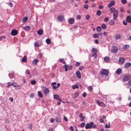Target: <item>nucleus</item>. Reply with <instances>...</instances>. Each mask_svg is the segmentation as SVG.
<instances>
[{
    "label": "nucleus",
    "instance_id": "nucleus-1",
    "mask_svg": "<svg viewBox=\"0 0 131 131\" xmlns=\"http://www.w3.org/2000/svg\"><path fill=\"white\" fill-rule=\"evenodd\" d=\"M85 128L86 129H90L91 128H95L96 126L95 124H94V123L92 122H91L90 123H88L85 125Z\"/></svg>",
    "mask_w": 131,
    "mask_h": 131
},
{
    "label": "nucleus",
    "instance_id": "nucleus-2",
    "mask_svg": "<svg viewBox=\"0 0 131 131\" xmlns=\"http://www.w3.org/2000/svg\"><path fill=\"white\" fill-rule=\"evenodd\" d=\"M96 102L98 105L100 106L105 107L106 105L103 102L100 101L99 100H96Z\"/></svg>",
    "mask_w": 131,
    "mask_h": 131
},
{
    "label": "nucleus",
    "instance_id": "nucleus-3",
    "mask_svg": "<svg viewBox=\"0 0 131 131\" xmlns=\"http://www.w3.org/2000/svg\"><path fill=\"white\" fill-rule=\"evenodd\" d=\"M65 68V71H67L68 69L71 70L72 69V65L69 66L67 64H66L63 66Z\"/></svg>",
    "mask_w": 131,
    "mask_h": 131
},
{
    "label": "nucleus",
    "instance_id": "nucleus-4",
    "mask_svg": "<svg viewBox=\"0 0 131 131\" xmlns=\"http://www.w3.org/2000/svg\"><path fill=\"white\" fill-rule=\"evenodd\" d=\"M100 73L102 75H108V72L107 70L103 69L101 71Z\"/></svg>",
    "mask_w": 131,
    "mask_h": 131
},
{
    "label": "nucleus",
    "instance_id": "nucleus-5",
    "mask_svg": "<svg viewBox=\"0 0 131 131\" xmlns=\"http://www.w3.org/2000/svg\"><path fill=\"white\" fill-rule=\"evenodd\" d=\"M130 77L129 75H125L123 77V80L124 81H127L130 79Z\"/></svg>",
    "mask_w": 131,
    "mask_h": 131
},
{
    "label": "nucleus",
    "instance_id": "nucleus-6",
    "mask_svg": "<svg viewBox=\"0 0 131 131\" xmlns=\"http://www.w3.org/2000/svg\"><path fill=\"white\" fill-rule=\"evenodd\" d=\"M118 10H117L116 11L115 13H114L113 15V20H116V18L118 17Z\"/></svg>",
    "mask_w": 131,
    "mask_h": 131
},
{
    "label": "nucleus",
    "instance_id": "nucleus-7",
    "mask_svg": "<svg viewBox=\"0 0 131 131\" xmlns=\"http://www.w3.org/2000/svg\"><path fill=\"white\" fill-rule=\"evenodd\" d=\"M18 31L15 29L12 30L11 32V34L12 35L14 36L18 34Z\"/></svg>",
    "mask_w": 131,
    "mask_h": 131
},
{
    "label": "nucleus",
    "instance_id": "nucleus-8",
    "mask_svg": "<svg viewBox=\"0 0 131 131\" xmlns=\"http://www.w3.org/2000/svg\"><path fill=\"white\" fill-rule=\"evenodd\" d=\"M111 50L114 53H117L118 51L117 47L115 46H112V47Z\"/></svg>",
    "mask_w": 131,
    "mask_h": 131
},
{
    "label": "nucleus",
    "instance_id": "nucleus-9",
    "mask_svg": "<svg viewBox=\"0 0 131 131\" xmlns=\"http://www.w3.org/2000/svg\"><path fill=\"white\" fill-rule=\"evenodd\" d=\"M115 4V2L114 0H112L111 1L110 3L108 4V7L109 8H110L112 6H113Z\"/></svg>",
    "mask_w": 131,
    "mask_h": 131
},
{
    "label": "nucleus",
    "instance_id": "nucleus-10",
    "mask_svg": "<svg viewBox=\"0 0 131 131\" xmlns=\"http://www.w3.org/2000/svg\"><path fill=\"white\" fill-rule=\"evenodd\" d=\"M125 59L124 58L121 57L119 59V62L120 63L122 64L124 62Z\"/></svg>",
    "mask_w": 131,
    "mask_h": 131
},
{
    "label": "nucleus",
    "instance_id": "nucleus-11",
    "mask_svg": "<svg viewBox=\"0 0 131 131\" xmlns=\"http://www.w3.org/2000/svg\"><path fill=\"white\" fill-rule=\"evenodd\" d=\"M54 98L55 99L58 100L59 102H61L62 101V100L60 97L57 95H54Z\"/></svg>",
    "mask_w": 131,
    "mask_h": 131
},
{
    "label": "nucleus",
    "instance_id": "nucleus-12",
    "mask_svg": "<svg viewBox=\"0 0 131 131\" xmlns=\"http://www.w3.org/2000/svg\"><path fill=\"white\" fill-rule=\"evenodd\" d=\"M74 18H69L68 20L69 23L71 24H73L74 22Z\"/></svg>",
    "mask_w": 131,
    "mask_h": 131
},
{
    "label": "nucleus",
    "instance_id": "nucleus-13",
    "mask_svg": "<svg viewBox=\"0 0 131 131\" xmlns=\"http://www.w3.org/2000/svg\"><path fill=\"white\" fill-rule=\"evenodd\" d=\"M49 90L47 88H45L44 90V93L46 95H47L49 93Z\"/></svg>",
    "mask_w": 131,
    "mask_h": 131
},
{
    "label": "nucleus",
    "instance_id": "nucleus-14",
    "mask_svg": "<svg viewBox=\"0 0 131 131\" xmlns=\"http://www.w3.org/2000/svg\"><path fill=\"white\" fill-rule=\"evenodd\" d=\"M37 33L39 35H42L43 33V30L41 29H40L37 31Z\"/></svg>",
    "mask_w": 131,
    "mask_h": 131
},
{
    "label": "nucleus",
    "instance_id": "nucleus-15",
    "mask_svg": "<svg viewBox=\"0 0 131 131\" xmlns=\"http://www.w3.org/2000/svg\"><path fill=\"white\" fill-rule=\"evenodd\" d=\"M64 17L61 15H60L58 16L57 19L60 21H62L63 20Z\"/></svg>",
    "mask_w": 131,
    "mask_h": 131
},
{
    "label": "nucleus",
    "instance_id": "nucleus-16",
    "mask_svg": "<svg viewBox=\"0 0 131 131\" xmlns=\"http://www.w3.org/2000/svg\"><path fill=\"white\" fill-rule=\"evenodd\" d=\"M76 74L77 75V77L79 79H80L81 78V73L80 72L78 71L76 73Z\"/></svg>",
    "mask_w": 131,
    "mask_h": 131
},
{
    "label": "nucleus",
    "instance_id": "nucleus-17",
    "mask_svg": "<svg viewBox=\"0 0 131 131\" xmlns=\"http://www.w3.org/2000/svg\"><path fill=\"white\" fill-rule=\"evenodd\" d=\"M127 21L129 23H131V17L129 16H127L126 17Z\"/></svg>",
    "mask_w": 131,
    "mask_h": 131
},
{
    "label": "nucleus",
    "instance_id": "nucleus-18",
    "mask_svg": "<svg viewBox=\"0 0 131 131\" xmlns=\"http://www.w3.org/2000/svg\"><path fill=\"white\" fill-rule=\"evenodd\" d=\"M116 10L114 7H112L110 9V11L111 13H115Z\"/></svg>",
    "mask_w": 131,
    "mask_h": 131
},
{
    "label": "nucleus",
    "instance_id": "nucleus-19",
    "mask_svg": "<svg viewBox=\"0 0 131 131\" xmlns=\"http://www.w3.org/2000/svg\"><path fill=\"white\" fill-rule=\"evenodd\" d=\"M79 92L75 93L73 95V97L74 99L77 98L79 95Z\"/></svg>",
    "mask_w": 131,
    "mask_h": 131
},
{
    "label": "nucleus",
    "instance_id": "nucleus-20",
    "mask_svg": "<svg viewBox=\"0 0 131 131\" xmlns=\"http://www.w3.org/2000/svg\"><path fill=\"white\" fill-rule=\"evenodd\" d=\"M122 71L121 69L119 68L116 71V72L117 74H119L121 73Z\"/></svg>",
    "mask_w": 131,
    "mask_h": 131
},
{
    "label": "nucleus",
    "instance_id": "nucleus-21",
    "mask_svg": "<svg viewBox=\"0 0 131 131\" xmlns=\"http://www.w3.org/2000/svg\"><path fill=\"white\" fill-rule=\"evenodd\" d=\"M28 18L27 17H25L23 18L22 19V21L23 22H26V21L28 20Z\"/></svg>",
    "mask_w": 131,
    "mask_h": 131
},
{
    "label": "nucleus",
    "instance_id": "nucleus-22",
    "mask_svg": "<svg viewBox=\"0 0 131 131\" xmlns=\"http://www.w3.org/2000/svg\"><path fill=\"white\" fill-rule=\"evenodd\" d=\"M131 65V63L129 62L126 63L125 65V67L126 68H127Z\"/></svg>",
    "mask_w": 131,
    "mask_h": 131
},
{
    "label": "nucleus",
    "instance_id": "nucleus-23",
    "mask_svg": "<svg viewBox=\"0 0 131 131\" xmlns=\"http://www.w3.org/2000/svg\"><path fill=\"white\" fill-rule=\"evenodd\" d=\"M27 57L26 56H25L22 59V61L23 62H26L27 61Z\"/></svg>",
    "mask_w": 131,
    "mask_h": 131
},
{
    "label": "nucleus",
    "instance_id": "nucleus-24",
    "mask_svg": "<svg viewBox=\"0 0 131 131\" xmlns=\"http://www.w3.org/2000/svg\"><path fill=\"white\" fill-rule=\"evenodd\" d=\"M104 60L105 61L107 62H108L110 61V58L108 57H104Z\"/></svg>",
    "mask_w": 131,
    "mask_h": 131
},
{
    "label": "nucleus",
    "instance_id": "nucleus-25",
    "mask_svg": "<svg viewBox=\"0 0 131 131\" xmlns=\"http://www.w3.org/2000/svg\"><path fill=\"white\" fill-rule=\"evenodd\" d=\"M39 60L37 59H35L33 61L32 63L33 64H37V63L38 62Z\"/></svg>",
    "mask_w": 131,
    "mask_h": 131
},
{
    "label": "nucleus",
    "instance_id": "nucleus-26",
    "mask_svg": "<svg viewBox=\"0 0 131 131\" xmlns=\"http://www.w3.org/2000/svg\"><path fill=\"white\" fill-rule=\"evenodd\" d=\"M129 45H125V46H123V48L124 49H126L129 48Z\"/></svg>",
    "mask_w": 131,
    "mask_h": 131
},
{
    "label": "nucleus",
    "instance_id": "nucleus-27",
    "mask_svg": "<svg viewBox=\"0 0 131 131\" xmlns=\"http://www.w3.org/2000/svg\"><path fill=\"white\" fill-rule=\"evenodd\" d=\"M109 24L111 25H113L115 24V22L113 20H111L110 21Z\"/></svg>",
    "mask_w": 131,
    "mask_h": 131
},
{
    "label": "nucleus",
    "instance_id": "nucleus-28",
    "mask_svg": "<svg viewBox=\"0 0 131 131\" xmlns=\"http://www.w3.org/2000/svg\"><path fill=\"white\" fill-rule=\"evenodd\" d=\"M23 28L24 30H29L30 29V27L28 26H26L25 27Z\"/></svg>",
    "mask_w": 131,
    "mask_h": 131
},
{
    "label": "nucleus",
    "instance_id": "nucleus-29",
    "mask_svg": "<svg viewBox=\"0 0 131 131\" xmlns=\"http://www.w3.org/2000/svg\"><path fill=\"white\" fill-rule=\"evenodd\" d=\"M101 27L102 29H104L106 28L107 26L105 24H103L101 25Z\"/></svg>",
    "mask_w": 131,
    "mask_h": 131
},
{
    "label": "nucleus",
    "instance_id": "nucleus-30",
    "mask_svg": "<svg viewBox=\"0 0 131 131\" xmlns=\"http://www.w3.org/2000/svg\"><path fill=\"white\" fill-rule=\"evenodd\" d=\"M92 52L96 53L97 52V50L95 48H93L92 50Z\"/></svg>",
    "mask_w": 131,
    "mask_h": 131
},
{
    "label": "nucleus",
    "instance_id": "nucleus-31",
    "mask_svg": "<svg viewBox=\"0 0 131 131\" xmlns=\"http://www.w3.org/2000/svg\"><path fill=\"white\" fill-rule=\"evenodd\" d=\"M46 41L47 44H49L51 43V40L49 39H47L46 40Z\"/></svg>",
    "mask_w": 131,
    "mask_h": 131
},
{
    "label": "nucleus",
    "instance_id": "nucleus-32",
    "mask_svg": "<svg viewBox=\"0 0 131 131\" xmlns=\"http://www.w3.org/2000/svg\"><path fill=\"white\" fill-rule=\"evenodd\" d=\"M109 19V18L108 17H107L105 18L104 21L105 22H107Z\"/></svg>",
    "mask_w": 131,
    "mask_h": 131
},
{
    "label": "nucleus",
    "instance_id": "nucleus-33",
    "mask_svg": "<svg viewBox=\"0 0 131 131\" xmlns=\"http://www.w3.org/2000/svg\"><path fill=\"white\" fill-rule=\"evenodd\" d=\"M96 30L98 32H100L101 30V28L100 26H98L97 27Z\"/></svg>",
    "mask_w": 131,
    "mask_h": 131
},
{
    "label": "nucleus",
    "instance_id": "nucleus-34",
    "mask_svg": "<svg viewBox=\"0 0 131 131\" xmlns=\"http://www.w3.org/2000/svg\"><path fill=\"white\" fill-rule=\"evenodd\" d=\"M38 95L40 97H42V95L40 91H38Z\"/></svg>",
    "mask_w": 131,
    "mask_h": 131
},
{
    "label": "nucleus",
    "instance_id": "nucleus-35",
    "mask_svg": "<svg viewBox=\"0 0 131 131\" xmlns=\"http://www.w3.org/2000/svg\"><path fill=\"white\" fill-rule=\"evenodd\" d=\"M121 36L119 34H117L115 36V38L116 39H117L120 38Z\"/></svg>",
    "mask_w": 131,
    "mask_h": 131
},
{
    "label": "nucleus",
    "instance_id": "nucleus-36",
    "mask_svg": "<svg viewBox=\"0 0 131 131\" xmlns=\"http://www.w3.org/2000/svg\"><path fill=\"white\" fill-rule=\"evenodd\" d=\"M88 89L91 92L93 89V88L92 86H89L88 87Z\"/></svg>",
    "mask_w": 131,
    "mask_h": 131
},
{
    "label": "nucleus",
    "instance_id": "nucleus-37",
    "mask_svg": "<svg viewBox=\"0 0 131 131\" xmlns=\"http://www.w3.org/2000/svg\"><path fill=\"white\" fill-rule=\"evenodd\" d=\"M9 76L10 78H13L14 75L13 73H10L9 74Z\"/></svg>",
    "mask_w": 131,
    "mask_h": 131
},
{
    "label": "nucleus",
    "instance_id": "nucleus-38",
    "mask_svg": "<svg viewBox=\"0 0 131 131\" xmlns=\"http://www.w3.org/2000/svg\"><path fill=\"white\" fill-rule=\"evenodd\" d=\"M96 14L98 16H100L101 14V12L100 10H98L97 11Z\"/></svg>",
    "mask_w": 131,
    "mask_h": 131
},
{
    "label": "nucleus",
    "instance_id": "nucleus-39",
    "mask_svg": "<svg viewBox=\"0 0 131 131\" xmlns=\"http://www.w3.org/2000/svg\"><path fill=\"white\" fill-rule=\"evenodd\" d=\"M39 44L38 42H36L34 43V46L36 47H38L39 46Z\"/></svg>",
    "mask_w": 131,
    "mask_h": 131
},
{
    "label": "nucleus",
    "instance_id": "nucleus-40",
    "mask_svg": "<svg viewBox=\"0 0 131 131\" xmlns=\"http://www.w3.org/2000/svg\"><path fill=\"white\" fill-rule=\"evenodd\" d=\"M99 34H95L93 35V37L95 38H96L98 37Z\"/></svg>",
    "mask_w": 131,
    "mask_h": 131
},
{
    "label": "nucleus",
    "instance_id": "nucleus-41",
    "mask_svg": "<svg viewBox=\"0 0 131 131\" xmlns=\"http://www.w3.org/2000/svg\"><path fill=\"white\" fill-rule=\"evenodd\" d=\"M30 82L32 84L34 85L36 84V81L35 80H32Z\"/></svg>",
    "mask_w": 131,
    "mask_h": 131
},
{
    "label": "nucleus",
    "instance_id": "nucleus-42",
    "mask_svg": "<svg viewBox=\"0 0 131 131\" xmlns=\"http://www.w3.org/2000/svg\"><path fill=\"white\" fill-rule=\"evenodd\" d=\"M85 122H83L82 123L80 124V126L81 127H83L85 125Z\"/></svg>",
    "mask_w": 131,
    "mask_h": 131
},
{
    "label": "nucleus",
    "instance_id": "nucleus-43",
    "mask_svg": "<svg viewBox=\"0 0 131 131\" xmlns=\"http://www.w3.org/2000/svg\"><path fill=\"white\" fill-rule=\"evenodd\" d=\"M92 57H94L95 58H96L97 57V55L96 53H93L92 55Z\"/></svg>",
    "mask_w": 131,
    "mask_h": 131
},
{
    "label": "nucleus",
    "instance_id": "nucleus-44",
    "mask_svg": "<svg viewBox=\"0 0 131 131\" xmlns=\"http://www.w3.org/2000/svg\"><path fill=\"white\" fill-rule=\"evenodd\" d=\"M56 122H60V120L59 118L58 117H57L56 118Z\"/></svg>",
    "mask_w": 131,
    "mask_h": 131
},
{
    "label": "nucleus",
    "instance_id": "nucleus-45",
    "mask_svg": "<svg viewBox=\"0 0 131 131\" xmlns=\"http://www.w3.org/2000/svg\"><path fill=\"white\" fill-rule=\"evenodd\" d=\"M109 125H108L106 124L105 125V128H110V124H109Z\"/></svg>",
    "mask_w": 131,
    "mask_h": 131
},
{
    "label": "nucleus",
    "instance_id": "nucleus-46",
    "mask_svg": "<svg viewBox=\"0 0 131 131\" xmlns=\"http://www.w3.org/2000/svg\"><path fill=\"white\" fill-rule=\"evenodd\" d=\"M121 2L124 4H125L127 2L126 0H121Z\"/></svg>",
    "mask_w": 131,
    "mask_h": 131
},
{
    "label": "nucleus",
    "instance_id": "nucleus-47",
    "mask_svg": "<svg viewBox=\"0 0 131 131\" xmlns=\"http://www.w3.org/2000/svg\"><path fill=\"white\" fill-rule=\"evenodd\" d=\"M86 118V117L85 116H84L83 117L81 118V119H80V121L81 122H83L84 121V119L85 118Z\"/></svg>",
    "mask_w": 131,
    "mask_h": 131
},
{
    "label": "nucleus",
    "instance_id": "nucleus-48",
    "mask_svg": "<svg viewBox=\"0 0 131 131\" xmlns=\"http://www.w3.org/2000/svg\"><path fill=\"white\" fill-rule=\"evenodd\" d=\"M34 93H32L30 94V98H32L34 97Z\"/></svg>",
    "mask_w": 131,
    "mask_h": 131
},
{
    "label": "nucleus",
    "instance_id": "nucleus-49",
    "mask_svg": "<svg viewBox=\"0 0 131 131\" xmlns=\"http://www.w3.org/2000/svg\"><path fill=\"white\" fill-rule=\"evenodd\" d=\"M11 85H12L11 83L10 82H8L7 83V88H8Z\"/></svg>",
    "mask_w": 131,
    "mask_h": 131
},
{
    "label": "nucleus",
    "instance_id": "nucleus-50",
    "mask_svg": "<svg viewBox=\"0 0 131 131\" xmlns=\"http://www.w3.org/2000/svg\"><path fill=\"white\" fill-rule=\"evenodd\" d=\"M90 15H87L86 16V19H89L90 18Z\"/></svg>",
    "mask_w": 131,
    "mask_h": 131
},
{
    "label": "nucleus",
    "instance_id": "nucleus-51",
    "mask_svg": "<svg viewBox=\"0 0 131 131\" xmlns=\"http://www.w3.org/2000/svg\"><path fill=\"white\" fill-rule=\"evenodd\" d=\"M80 64V63L79 62H77L76 63L75 65L77 66H79Z\"/></svg>",
    "mask_w": 131,
    "mask_h": 131
},
{
    "label": "nucleus",
    "instance_id": "nucleus-52",
    "mask_svg": "<svg viewBox=\"0 0 131 131\" xmlns=\"http://www.w3.org/2000/svg\"><path fill=\"white\" fill-rule=\"evenodd\" d=\"M84 7L86 9H88V5L85 4L84 5Z\"/></svg>",
    "mask_w": 131,
    "mask_h": 131
},
{
    "label": "nucleus",
    "instance_id": "nucleus-53",
    "mask_svg": "<svg viewBox=\"0 0 131 131\" xmlns=\"http://www.w3.org/2000/svg\"><path fill=\"white\" fill-rule=\"evenodd\" d=\"M26 73L27 74H30V71L29 70H26Z\"/></svg>",
    "mask_w": 131,
    "mask_h": 131
},
{
    "label": "nucleus",
    "instance_id": "nucleus-54",
    "mask_svg": "<svg viewBox=\"0 0 131 131\" xmlns=\"http://www.w3.org/2000/svg\"><path fill=\"white\" fill-rule=\"evenodd\" d=\"M76 18L77 19H80L81 18V16L79 15H78L77 16Z\"/></svg>",
    "mask_w": 131,
    "mask_h": 131
},
{
    "label": "nucleus",
    "instance_id": "nucleus-55",
    "mask_svg": "<svg viewBox=\"0 0 131 131\" xmlns=\"http://www.w3.org/2000/svg\"><path fill=\"white\" fill-rule=\"evenodd\" d=\"M84 68V67L83 66H82L80 67L79 68V70H82Z\"/></svg>",
    "mask_w": 131,
    "mask_h": 131
},
{
    "label": "nucleus",
    "instance_id": "nucleus-56",
    "mask_svg": "<svg viewBox=\"0 0 131 131\" xmlns=\"http://www.w3.org/2000/svg\"><path fill=\"white\" fill-rule=\"evenodd\" d=\"M32 124H30L29 125V128L31 130L32 129Z\"/></svg>",
    "mask_w": 131,
    "mask_h": 131
},
{
    "label": "nucleus",
    "instance_id": "nucleus-57",
    "mask_svg": "<svg viewBox=\"0 0 131 131\" xmlns=\"http://www.w3.org/2000/svg\"><path fill=\"white\" fill-rule=\"evenodd\" d=\"M104 8V6L103 5H100L99 6V9H102Z\"/></svg>",
    "mask_w": 131,
    "mask_h": 131
},
{
    "label": "nucleus",
    "instance_id": "nucleus-58",
    "mask_svg": "<svg viewBox=\"0 0 131 131\" xmlns=\"http://www.w3.org/2000/svg\"><path fill=\"white\" fill-rule=\"evenodd\" d=\"M123 24L124 25H127V21L124 20L123 21Z\"/></svg>",
    "mask_w": 131,
    "mask_h": 131
},
{
    "label": "nucleus",
    "instance_id": "nucleus-59",
    "mask_svg": "<svg viewBox=\"0 0 131 131\" xmlns=\"http://www.w3.org/2000/svg\"><path fill=\"white\" fill-rule=\"evenodd\" d=\"M124 11V10L122 8H120V12H123Z\"/></svg>",
    "mask_w": 131,
    "mask_h": 131
},
{
    "label": "nucleus",
    "instance_id": "nucleus-60",
    "mask_svg": "<svg viewBox=\"0 0 131 131\" xmlns=\"http://www.w3.org/2000/svg\"><path fill=\"white\" fill-rule=\"evenodd\" d=\"M5 36H2L0 37V40H3V39L5 38Z\"/></svg>",
    "mask_w": 131,
    "mask_h": 131
},
{
    "label": "nucleus",
    "instance_id": "nucleus-61",
    "mask_svg": "<svg viewBox=\"0 0 131 131\" xmlns=\"http://www.w3.org/2000/svg\"><path fill=\"white\" fill-rule=\"evenodd\" d=\"M70 129L71 130V131H73L74 130V129H73V127L72 126H71L70 127Z\"/></svg>",
    "mask_w": 131,
    "mask_h": 131
},
{
    "label": "nucleus",
    "instance_id": "nucleus-62",
    "mask_svg": "<svg viewBox=\"0 0 131 131\" xmlns=\"http://www.w3.org/2000/svg\"><path fill=\"white\" fill-rule=\"evenodd\" d=\"M87 95L86 93L85 92H84L83 94V95L84 97H85Z\"/></svg>",
    "mask_w": 131,
    "mask_h": 131
},
{
    "label": "nucleus",
    "instance_id": "nucleus-63",
    "mask_svg": "<svg viewBox=\"0 0 131 131\" xmlns=\"http://www.w3.org/2000/svg\"><path fill=\"white\" fill-rule=\"evenodd\" d=\"M48 131H53V129L52 128H50L48 129Z\"/></svg>",
    "mask_w": 131,
    "mask_h": 131
},
{
    "label": "nucleus",
    "instance_id": "nucleus-64",
    "mask_svg": "<svg viewBox=\"0 0 131 131\" xmlns=\"http://www.w3.org/2000/svg\"><path fill=\"white\" fill-rule=\"evenodd\" d=\"M128 84L129 86H131V80H130L128 82Z\"/></svg>",
    "mask_w": 131,
    "mask_h": 131
}]
</instances>
